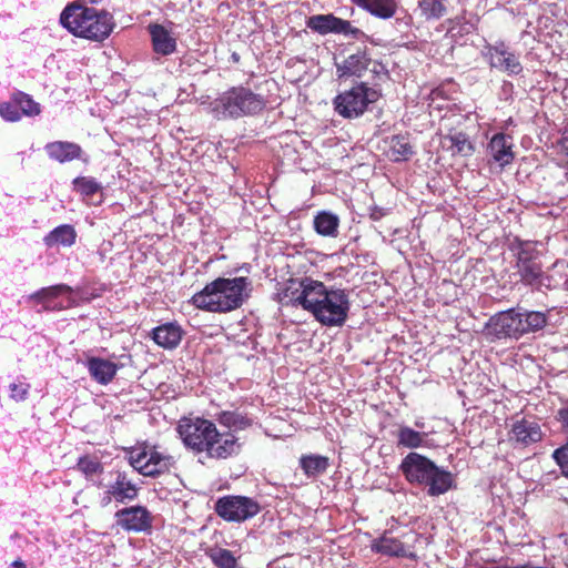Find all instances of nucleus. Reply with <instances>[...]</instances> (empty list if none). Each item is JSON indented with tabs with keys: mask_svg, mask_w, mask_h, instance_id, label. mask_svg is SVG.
I'll list each match as a JSON object with an SVG mask.
<instances>
[{
	"mask_svg": "<svg viewBox=\"0 0 568 568\" xmlns=\"http://www.w3.org/2000/svg\"><path fill=\"white\" fill-rule=\"evenodd\" d=\"M280 303L284 306H301L328 327L342 326L351 308L346 290L326 286L310 277L291 280L280 293Z\"/></svg>",
	"mask_w": 568,
	"mask_h": 568,
	"instance_id": "obj_1",
	"label": "nucleus"
},
{
	"mask_svg": "<svg viewBox=\"0 0 568 568\" xmlns=\"http://www.w3.org/2000/svg\"><path fill=\"white\" fill-rule=\"evenodd\" d=\"M176 430L186 448L194 453H205L207 457L226 459L241 450L239 438L232 434H220L209 419L182 418Z\"/></svg>",
	"mask_w": 568,
	"mask_h": 568,
	"instance_id": "obj_2",
	"label": "nucleus"
},
{
	"mask_svg": "<svg viewBox=\"0 0 568 568\" xmlns=\"http://www.w3.org/2000/svg\"><path fill=\"white\" fill-rule=\"evenodd\" d=\"M60 22L74 37L102 42L115 28L113 16L105 10L87 7L78 1L68 4L60 14Z\"/></svg>",
	"mask_w": 568,
	"mask_h": 568,
	"instance_id": "obj_3",
	"label": "nucleus"
},
{
	"mask_svg": "<svg viewBox=\"0 0 568 568\" xmlns=\"http://www.w3.org/2000/svg\"><path fill=\"white\" fill-rule=\"evenodd\" d=\"M251 281L247 277H219L192 296V303L207 312H230L242 306L250 296Z\"/></svg>",
	"mask_w": 568,
	"mask_h": 568,
	"instance_id": "obj_4",
	"label": "nucleus"
},
{
	"mask_svg": "<svg viewBox=\"0 0 568 568\" xmlns=\"http://www.w3.org/2000/svg\"><path fill=\"white\" fill-rule=\"evenodd\" d=\"M266 100L247 88L235 87L211 103V113L217 120L239 119L261 112Z\"/></svg>",
	"mask_w": 568,
	"mask_h": 568,
	"instance_id": "obj_5",
	"label": "nucleus"
},
{
	"mask_svg": "<svg viewBox=\"0 0 568 568\" xmlns=\"http://www.w3.org/2000/svg\"><path fill=\"white\" fill-rule=\"evenodd\" d=\"M378 98L379 93L375 89L361 83L334 99L335 111L345 119H356L363 115L368 105L376 102Z\"/></svg>",
	"mask_w": 568,
	"mask_h": 568,
	"instance_id": "obj_6",
	"label": "nucleus"
},
{
	"mask_svg": "<svg viewBox=\"0 0 568 568\" xmlns=\"http://www.w3.org/2000/svg\"><path fill=\"white\" fill-rule=\"evenodd\" d=\"M129 464L141 475L155 477L174 464L172 456L163 454L154 446L143 444L128 452Z\"/></svg>",
	"mask_w": 568,
	"mask_h": 568,
	"instance_id": "obj_7",
	"label": "nucleus"
},
{
	"mask_svg": "<svg viewBox=\"0 0 568 568\" xmlns=\"http://www.w3.org/2000/svg\"><path fill=\"white\" fill-rule=\"evenodd\" d=\"M511 248L517 252L515 274L519 276V281L525 285H540L544 272L535 246L529 242L516 241Z\"/></svg>",
	"mask_w": 568,
	"mask_h": 568,
	"instance_id": "obj_8",
	"label": "nucleus"
},
{
	"mask_svg": "<svg viewBox=\"0 0 568 568\" xmlns=\"http://www.w3.org/2000/svg\"><path fill=\"white\" fill-rule=\"evenodd\" d=\"M260 510V504L246 496H224L215 503L216 514L226 521L242 523L256 516Z\"/></svg>",
	"mask_w": 568,
	"mask_h": 568,
	"instance_id": "obj_9",
	"label": "nucleus"
},
{
	"mask_svg": "<svg viewBox=\"0 0 568 568\" xmlns=\"http://www.w3.org/2000/svg\"><path fill=\"white\" fill-rule=\"evenodd\" d=\"M483 55L493 69L506 72L509 75H518L523 72L519 58L509 50L504 41L487 44L483 51Z\"/></svg>",
	"mask_w": 568,
	"mask_h": 568,
	"instance_id": "obj_10",
	"label": "nucleus"
},
{
	"mask_svg": "<svg viewBox=\"0 0 568 568\" xmlns=\"http://www.w3.org/2000/svg\"><path fill=\"white\" fill-rule=\"evenodd\" d=\"M307 27L320 34L337 33L351 36L358 39L363 31L353 27L349 21L335 17L334 14H316L307 20Z\"/></svg>",
	"mask_w": 568,
	"mask_h": 568,
	"instance_id": "obj_11",
	"label": "nucleus"
},
{
	"mask_svg": "<svg viewBox=\"0 0 568 568\" xmlns=\"http://www.w3.org/2000/svg\"><path fill=\"white\" fill-rule=\"evenodd\" d=\"M139 487L134 484L124 471H116L114 480L106 486L103 503L109 504L112 500L125 504L138 497Z\"/></svg>",
	"mask_w": 568,
	"mask_h": 568,
	"instance_id": "obj_12",
	"label": "nucleus"
},
{
	"mask_svg": "<svg viewBox=\"0 0 568 568\" xmlns=\"http://www.w3.org/2000/svg\"><path fill=\"white\" fill-rule=\"evenodd\" d=\"M116 524L128 531H146L152 526L150 511L142 506L120 509L115 513Z\"/></svg>",
	"mask_w": 568,
	"mask_h": 568,
	"instance_id": "obj_13",
	"label": "nucleus"
},
{
	"mask_svg": "<svg viewBox=\"0 0 568 568\" xmlns=\"http://www.w3.org/2000/svg\"><path fill=\"white\" fill-rule=\"evenodd\" d=\"M435 463L429 458L418 454L409 453L399 466L405 478L410 484L422 485L425 483L427 475L432 471V467Z\"/></svg>",
	"mask_w": 568,
	"mask_h": 568,
	"instance_id": "obj_14",
	"label": "nucleus"
},
{
	"mask_svg": "<svg viewBox=\"0 0 568 568\" xmlns=\"http://www.w3.org/2000/svg\"><path fill=\"white\" fill-rule=\"evenodd\" d=\"M518 310L510 308L493 316L489 321V328L497 338L518 339Z\"/></svg>",
	"mask_w": 568,
	"mask_h": 568,
	"instance_id": "obj_15",
	"label": "nucleus"
},
{
	"mask_svg": "<svg viewBox=\"0 0 568 568\" xmlns=\"http://www.w3.org/2000/svg\"><path fill=\"white\" fill-rule=\"evenodd\" d=\"M513 146V141L509 135L497 133L490 139L487 152L500 168H505L514 161L515 154Z\"/></svg>",
	"mask_w": 568,
	"mask_h": 568,
	"instance_id": "obj_16",
	"label": "nucleus"
},
{
	"mask_svg": "<svg viewBox=\"0 0 568 568\" xmlns=\"http://www.w3.org/2000/svg\"><path fill=\"white\" fill-rule=\"evenodd\" d=\"M509 438L517 444L528 446L541 440L542 432L536 422L521 418L513 424Z\"/></svg>",
	"mask_w": 568,
	"mask_h": 568,
	"instance_id": "obj_17",
	"label": "nucleus"
},
{
	"mask_svg": "<svg viewBox=\"0 0 568 568\" xmlns=\"http://www.w3.org/2000/svg\"><path fill=\"white\" fill-rule=\"evenodd\" d=\"M371 548L377 554L390 557H416L415 554L410 551L404 542L395 537H392L387 531H385L379 538L373 540Z\"/></svg>",
	"mask_w": 568,
	"mask_h": 568,
	"instance_id": "obj_18",
	"label": "nucleus"
},
{
	"mask_svg": "<svg viewBox=\"0 0 568 568\" xmlns=\"http://www.w3.org/2000/svg\"><path fill=\"white\" fill-rule=\"evenodd\" d=\"M384 153L393 162L407 161L414 154L413 145L406 135H392L383 141Z\"/></svg>",
	"mask_w": 568,
	"mask_h": 568,
	"instance_id": "obj_19",
	"label": "nucleus"
},
{
	"mask_svg": "<svg viewBox=\"0 0 568 568\" xmlns=\"http://www.w3.org/2000/svg\"><path fill=\"white\" fill-rule=\"evenodd\" d=\"M371 64V58L365 51H357L348 55L341 63H336L338 78L357 77L361 78Z\"/></svg>",
	"mask_w": 568,
	"mask_h": 568,
	"instance_id": "obj_20",
	"label": "nucleus"
},
{
	"mask_svg": "<svg viewBox=\"0 0 568 568\" xmlns=\"http://www.w3.org/2000/svg\"><path fill=\"white\" fill-rule=\"evenodd\" d=\"M453 474L434 464L432 471H429L425 483L422 485L427 487V494L429 496H439L447 493L453 487Z\"/></svg>",
	"mask_w": 568,
	"mask_h": 568,
	"instance_id": "obj_21",
	"label": "nucleus"
},
{
	"mask_svg": "<svg viewBox=\"0 0 568 568\" xmlns=\"http://www.w3.org/2000/svg\"><path fill=\"white\" fill-rule=\"evenodd\" d=\"M87 367L91 377L101 385L111 383L119 369L115 363L100 357H90Z\"/></svg>",
	"mask_w": 568,
	"mask_h": 568,
	"instance_id": "obj_22",
	"label": "nucleus"
},
{
	"mask_svg": "<svg viewBox=\"0 0 568 568\" xmlns=\"http://www.w3.org/2000/svg\"><path fill=\"white\" fill-rule=\"evenodd\" d=\"M152 45L155 53L170 55L176 50V39L161 24H150Z\"/></svg>",
	"mask_w": 568,
	"mask_h": 568,
	"instance_id": "obj_23",
	"label": "nucleus"
},
{
	"mask_svg": "<svg viewBox=\"0 0 568 568\" xmlns=\"http://www.w3.org/2000/svg\"><path fill=\"white\" fill-rule=\"evenodd\" d=\"M518 336L542 329L547 325V314L518 307Z\"/></svg>",
	"mask_w": 568,
	"mask_h": 568,
	"instance_id": "obj_24",
	"label": "nucleus"
},
{
	"mask_svg": "<svg viewBox=\"0 0 568 568\" xmlns=\"http://www.w3.org/2000/svg\"><path fill=\"white\" fill-rule=\"evenodd\" d=\"M45 151L50 159L60 163L79 159L82 152L79 144L63 141L48 143Z\"/></svg>",
	"mask_w": 568,
	"mask_h": 568,
	"instance_id": "obj_25",
	"label": "nucleus"
},
{
	"mask_svg": "<svg viewBox=\"0 0 568 568\" xmlns=\"http://www.w3.org/2000/svg\"><path fill=\"white\" fill-rule=\"evenodd\" d=\"M153 341L166 349L175 348L182 339V329L180 326L168 323L153 329Z\"/></svg>",
	"mask_w": 568,
	"mask_h": 568,
	"instance_id": "obj_26",
	"label": "nucleus"
},
{
	"mask_svg": "<svg viewBox=\"0 0 568 568\" xmlns=\"http://www.w3.org/2000/svg\"><path fill=\"white\" fill-rule=\"evenodd\" d=\"M358 7L365 9L371 14L381 18L389 19L397 10L396 0H352Z\"/></svg>",
	"mask_w": 568,
	"mask_h": 568,
	"instance_id": "obj_27",
	"label": "nucleus"
},
{
	"mask_svg": "<svg viewBox=\"0 0 568 568\" xmlns=\"http://www.w3.org/2000/svg\"><path fill=\"white\" fill-rule=\"evenodd\" d=\"M77 240V231L70 224H62L53 229L50 233H48L43 242L48 247L54 246H72Z\"/></svg>",
	"mask_w": 568,
	"mask_h": 568,
	"instance_id": "obj_28",
	"label": "nucleus"
},
{
	"mask_svg": "<svg viewBox=\"0 0 568 568\" xmlns=\"http://www.w3.org/2000/svg\"><path fill=\"white\" fill-rule=\"evenodd\" d=\"M317 234L327 237H336L338 234L339 217L328 211L318 212L313 221Z\"/></svg>",
	"mask_w": 568,
	"mask_h": 568,
	"instance_id": "obj_29",
	"label": "nucleus"
},
{
	"mask_svg": "<svg viewBox=\"0 0 568 568\" xmlns=\"http://www.w3.org/2000/svg\"><path fill=\"white\" fill-rule=\"evenodd\" d=\"M442 146L452 152L453 155L470 156L474 146L465 133L445 135L442 139Z\"/></svg>",
	"mask_w": 568,
	"mask_h": 568,
	"instance_id": "obj_30",
	"label": "nucleus"
},
{
	"mask_svg": "<svg viewBox=\"0 0 568 568\" xmlns=\"http://www.w3.org/2000/svg\"><path fill=\"white\" fill-rule=\"evenodd\" d=\"M217 420L233 430H243L251 426V419L239 412L223 410L217 415Z\"/></svg>",
	"mask_w": 568,
	"mask_h": 568,
	"instance_id": "obj_31",
	"label": "nucleus"
},
{
	"mask_svg": "<svg viewBox=\"0 0 568 568\" xmlns=\"http://www.w3.org/2000/svg\"><path fill=\"white\" fill-rule=\"evenodd\" d=\"M300 465L307 476H317L327 469L328 458L321 455H307L301 458Z\"/></svg>",
	"mask_w": 568,
	"mask_h": 568,
	"instance_id": "obj_32",
	"label": "nucleus"
},
{
	"mask_svg": "<svg viewBox=\"0 0 568 568\" xmlns=\"http://www.w3.org/2000/svg\"><path fill=\"white\" fill-rule=\"evenodd\" d=\"M426 434L408 426H402L397 434V445L405 448H418L423 445Z\"/></svg>",
	"mask_w": 568,
	"mask_h": 568,
	"instance_id": "obj_33",
	"label": "nucleus"
},
{
	"mask_svg": "<svg viewBox=\"0 0 568 568\" xmlns=\"http://www.w3.org/2000/svg\"><path fill=\"white\" fill-rule=\"evenodd\" d=\"M72 288L65 284H58L49 287H43L40 291L30 295V298L41 303H48L61 294H70Z\"/></svg>",
	"mask_w": 568,
	"mask_h": 568,
	"instance_id": "obj_34",
	"label": "nucleus"
},
{
	"mask_svg": "<svg viewBox=\"0 0 568 568\" xmlns=\"http://www.w3.org/2000/svg\"><path fill=\"white\" fill-rule=\"evenodd\" d=\"M210 559L217 568H235L236 559L232 551L224 548H212L207 552Z\"/></svg>",
	"mask_w": 568,
	"mask_h": 568,
	"instance_id": "obj_35",
	"label": "nucleus"
},
{
	"mask_svg": "<svg viewBox=\"0 0 568 568\" xmlns=\"http://www.w3.org/2000/svg\"><path fill=\"white\" fill-rule=\"evenodd\" d=\"M419 8L426 19H439L446 12L444 0H420Z\"/></svg>",
	"mask_w": 568,
	"mask_h": 568,
	"instance_id": "obj_36",
	"label": "nucleus"
},
{
	"mask_svg": "<svg viewBox=\"0 0 568 568\" xmlns=\"http://www.w3.org/2000/svg\"><path fill=\"white\" fill-rule=\"evenodd\" d=\"M17 105L21 115L33 116L40 113V105L32 98L23 92L14 94Z\"/></svg>",
	"mask_w": 568,
	"mask_h": 568,
	"instance_id": "obj_37",
	"label": "nucleus"
},
{
	"mask_svg": "<svg viewBox=\"0 0 568 568\" xmlns=\"http://www.w3.org/2000/svg\"><path fill=\"white\" fill-rule=\"evenodd\" d=\"M78 468L87 477H93L94 475L100 474L103 470V466L98 460V458H93V457H89V456H84L79 459Z\"/></svg>",
	"mask_w": 568,
	"mask_h": 568,
	"instance_id": "obj_38",
	"label": "nucleus"
},
{
	"mask_svg": "<svg viewBox=\"0 0 568 568\" xmlns=\"http://www.w3.org/2000/svg\"><path fill=\"white\" fill-rule=\"evenodd\" d=\"M74 187L83 195H93L100 190V184L92 178H77L73 181Z\"/></svg>",
	"mask_w": 568,
	"mask_h": 568,
	"instance_id": "obj_39",
	"label": "nucleus"
},
{
	"mask_svg": "<svg viewBox=\"0 0 568 568\" xmlns=\"http://www.w3.org/2000/svg\"><path fill=\"white\" fill-rule=\"evenodd\" d=\"M0 115L6 121L11 122H16L21 119V113L19 112L14 95L9 102L0 103Z\"/></svg>",
	"mask_w": 568,
	"mask_h": 568,
	"instance_id": "obj_40",
	"label": "nucleus"
},
{
	"mask_svg": "<svg viewBox=\"0 0 568 568\" xmlns=\"http://www.w3.org/2000/svg\"><path fill=\"white\" fill-rule=\"evenodd\" d=\"M30 386L24 383H13L10 385L11 397L16 400H24Z\"/></svg>",
	"mask_w": 568,
	"mask_h": 568,
	"instance_id": "obj_41",
	"label": "nucleus"
},
{
	"mask_svg": "<svg viewBox=\"0 0 568 568\" xmlns=\"http://www.w3.org/2000/svg\"><path fill=\"white\" fill-rule=\"evenodd\" d=\"M557 419L561 424V428L568 434V406L562 407L557 413Z\"/></svg>",
	"mask_w": 568,
	"mask_h": 568,
	"instance_id": "obj_42",
	"label": "nucleus"
},
{
	"mask_svg": "<svg viewBox=\"0 0 568 568\" xmlns=\"http://www.w3.org/2000/svg\"><path fill=\"white\" fill-rule=\"evenodd\" d=\"M12 566L16 568H27L26 564L22 562L21 560H14Z\"/></svg>",
	"mask_w": 568,
	"mask_h": 568,
	"instance_id": "obj_43",
	"label": "nucleus"
}]
</instances>
